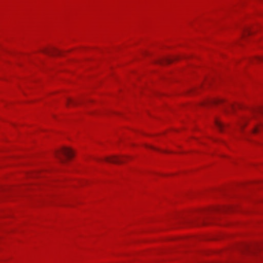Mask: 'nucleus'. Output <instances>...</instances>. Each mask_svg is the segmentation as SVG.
I'll return each instance as SVG.
<instances>
[{"label":"nucleus","mask_w":263,"mask_h":263,"mask_svg":"<svg viewBox=\"0 0 263 263\" xmlns=\"http://www.w3.org/2000/svg\"><path fill=\"white\" fill-rule=\"evenodd\" d=\"M73 155L74 154L72 150L68 147H63L55 153L56 157L62 163H65L66 161L65 159L63 157V156H65L67 159H70Z\"/></svg>","instance_id":"1"},{"label":"nucleus","mask_w":263,"mask_h":263,"mask_svg":"<svg viewBox=\"0 0 263 263\" xmlns=\"http://www.w3.org/2000/svg\"><path fill=\"white\" fill-rule=\"evenodd\" d=\"M105 160L108 162L116 164L121 163L124 162V159L123 158H119L117 157H106Z\"/></svg>","instance_id":"2"},{"label":"nucleus","mask_w":263,"mask_h":263,"mask_svg":"<svg viewBox=\"0 0 263 263\" xmlns=\"http://www.w3.org/2000/svg\"><path fill=\"white\" fill-rule=\"evenodd\" d=\"M42 52L51 55H54V53L55 54L57 53H58L59 52V51L58 50L54 48H52L50 49H44V50L42 51Z\"/></svg>","instance_id":"3"},{"label":"nucleus","mask_w":263,"mask_h":263,"mask_svg":"<svg viewBox=\"0 0 263 263\" xmlns=\"http://www.w3.org/2000/svg\"><path fill=\"white\" fill-rule=\"evenodd\" d=\"M215 125L217 128L220 131L222 132V129L224 127V125H223L220 121L216 120L215 121Z\"/></svg>","instance_id":"4"},{"label":"nucleus","mask_w":263,"mask_h":263,"mask_svg":"<svg viewBox=\"0 0 263 263\" xmlns=\"http://www.w3.org/2000/svg\"><path fill=\"white\" fill-rule=\"evenodd\" d=\"M262 127H263V126H262V125L261 124H259V125H257V126H255V127H254V128L253 129V132L254 133H258V132L260 130V129L261 128H262Z\"/></svg>","instance_id":"5"},{"label":"nucleus","mask_w":263,"mask_h":263,"mask_svg":"<svg viewBox=\"0 0 263 263\" xmlns=\"http://www.w3.org/2000/svg\"><path fill=\"white\" fill-rule=\"evenodd\" d=\"M67 104H72L73 105H76L77 104V102L75 101L72 100L71 99H68L67 100Z\"/></svg>","instance_id":"6"},{"label":"nucleus","mask_w":263,"mask_h":263,"mask_svg":"<svg viewBox=\"0 0 263 263\" xmlns=\"http://www.w3.org/2000/svg\"><path fill=\"white\" fill-rule=\"evenodd\" d=\"M255 112L263 115V107H259V108H257L255 110Z\"/></svg>","instance_id":"7"},{"label":"nucleus","mask_w":263,"mask_h":263,"mask_svg":"<svg viewBox=\"0 0 263 263\" xmlns=\"http://www.w3.org/2000/svg\"><path fill=\"white\" fill-rule=\"evenodd\" d=\"M221 101L219 100H212L210 101V102L213 104L218 103L219 102Z\"/></svg>","instance_id":"8"},{"label":"nucleus","mask_w":263,"mask_h":263,"mask_svg":"<svg viewBox=\"0 0 263 263\" xmlns=\"http://www.w3.org/2000/svg\"><path fill=\"white\" fill-rule=\"evenodd\" d=\"M172 61V60L170 59H168V58H165L164 60V62H165V63H169L170 62H171Z\"/></svg>","instance_id":"9"},{"label":"nucleus","mask_w":263,"mask_h":263,"mask_svg":"<svg viewBox=\"0 0 263 263\" xmlns=\"http://www.w3.org/2000/svg\"><path fill=\"white\" fill-rule=\"evenodd\" d=\"M246 125V120L243 121V122L240 124V127H242Z\"/></svg>","instance_id":"10"},{"label":"nucleus","mask_w":263,"mask_h":263,"mask_svg":"<svg viewBox=\"0 0 263 263\" xmlns=\"http://www.w3.org/2000/svg\"><path fill=\"white\" fill-rule=\"evenodd\" d=\"M257 60H263V57L259 58L258 59H257Z\"/></svg>","instance_id":"11"},{"label":"nucleus","mask_w":263,"mask_h":263,"mask_svg":"<svg viewBox=\"0 0 263 263\" xmlns=\"http://www.w3.org/2000/svg\"><path fill=\"white\" fill-rule=\"evenodd\" d=\"M233 107H233V106H231V108L232 109H233Z\"/></svg>","instance_id":"12"}]
</instances>
